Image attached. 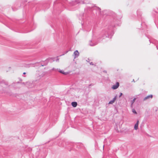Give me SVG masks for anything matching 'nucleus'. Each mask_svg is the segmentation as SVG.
<instances>
[{
	"mask_svg": "<svg viewBox=\"0 0 158 158\" xmlns=\"http://www.w3.org/2000/svg\"><path fill=\"white\" fill-rule=\"evenodd\" d=\"M112 31V30L106 29L103 30L101 33L102 37L103 39H105L106 37H109L110 34L109 32Z\"/></svg>",
	"mask_w": 158,
	"mask_h": 158,
	"instance_id": "obj_1",
	"label": "nucleus"
},
{
	"mask_svg": "<svg viewBox=\"0 0 158 158\" xmlns=\"http://www.w3.org/2000/svg\"><path fill=\"white\" fill-rule=\"evenodd\" d=\"M152 13L154 18L157 19L158 21V8H154Z\"/></svg>",
	"mask_w": 158,
	"mask_h": 158,
	"instance_id": "obj_2",
	"label": "nucleus"
},
{
	"mask_svg": "<svg viewBox=\"0 0 158 158\" xmlns=\"http://www.w3.org/2000/svg\"><path fill=\"white\" fill-rule=\"evenodd\" d=\"M98 44V42H94V41L93 39L90 41L89 45L91 46H94Z\"/></svg>",
	"mask_w": 158,
	"mask_h": 158,
	"instance_id": "obj_3",
	"label": "nucleus"
},
{
	"mask_svg": "<svg viewBox=\"0 0 158 158\" xmlns=\"http://www.w3.org/2000/svg\"><path fill=\"white\" fill-rule=\"evenodd\" d=\"M119 82H117L115 85H114L112 86V88L114 89H116L119 87Z\"/></svg>",
	"mask_w": 158,
	"mask_h": 158,
	"instance_id": "obj_4",
	"label": "nucleus"
},
{
	"mask_svg": "<svg viewBox=\"0 0 158 158\" xmlns=\"http://www.w3.org/2000/svg\"><path fill=\"white\" fill-rule=\"evenodd\" d=\"M152 97H153V95L152 94L150 95H149L146 96L145 98H143V101H145L146 100L150 98H152Z\"/></svg>",
	"mask_w": 158,
	"mask_h": 158,
	"instance_id": "obj_5",
	"label": "nucleus"
},
{
	"mask_svg": "<svg viewBox=\"0 0 158 158\" xmlns=\"http://www.w3.org/2000/svg\"><path fill=\"white\" fill-rule=\"evenodd\" d=\"M75 55L74 58L77 57L79 55V52L77 50H76L73 53Z\"/></svg>",
	"mask_w": 158,
	"mask_h": 158,
	"instance_id": "obj_6",
	"label": "nucleus"
},
{
	"mask_svg": "<svg viewBox=\"0 0 158 158\" xmlns=\"http://www.w3.org/2000/svg\"><path fill=\"white\" fill-rule=\"evenodd\" d=\"M48 60L47 59L43 63H41V66H46L48 64Z\"/></svg>",
	"mask_w": 158,
	"mask_h": 158,
	"instance_id": "obj_7",
	"label": "nucleus"
},
{
	"mask_svg": "<svg viewBox=\"0 0 158 158\" xmlns=\"http://www.w3.org/2000/svg\"><path fill=\"white\" fill-rule=\"evenodd\" d=\"M116 96H115L113 99V100L110 101L109 103V104H112L114 102V101H115V100L116 99Z\"/></svg>",
	"mask_w": 158,
	"mask_h": 158,
	"instance_id": "obj_8",
	"label": "nucleus"
},
{
	"mask_svg": "<svg viewBox=\"0 0 158 158\" xmlns=\"http://www.w3.org/2000/svg\"><path fill=\"white\" fill-rule=\"evenodd\" d=\"M77 102H72L71 103V105H72V106L74 107H76L77 105Z\"/></svg>",
	"mask_w": 158,
	"mask_h": 158,
	"instance_id": "obj_9",
	"label": "nucleus"
},
{
	"mask_svg": "<svg viewBox=\"0 0 158 158\" xmlns=\"http://www.w3.org/2000/svg\"><path fill=\"white\" fill-rule=\"evenodd\" d=\"M1 83H3L6 85H8V83L7 81H5L4 80H2L1 81Z\"/></svg>",
	"mask_w": 158,
	"mask_h": 158,
	"instance_id": "obj_10",
	"label": "nucleus"
},
{
	"mask_svg": "<svg viewBox=\"0 0 158 158\" xmlns=\"http://www.w3.org/2000/svg\"><path fill=\"white\" fill-rule=\"evenodd\" d=\"M138 128V124L137 123H136L135 125L134 128L135 130H137Z\"/></svg>",
	"mask_w": 158,
	"mask_h": 158,
	"instance_id": "obj_11",
	"label": "nucleus"
},
{
	"mask_svg": "<svg viewBox=\"0 0 158 158\" xmlns=\"http://www.w3.org/2000/svg\"><path fill=\"white\" fill-rule=\"evenodd\" d=\"M59 72L61 73H62V74H64V75H66V73L65 72H64L63 71H62V70H60L59 71Z\"/></svg>",
	"mask_w": 158,
	"mask_h": 158,
	"instance_id": "obj_12",
	"label": "nucleus"
},
{
	"mask_svg": "<svg viewBox=\"0 0 158 158\" xmlns=\"http://www.w3.org/2000/svg\"><path fill=\"white\" fill-rule=\"evenodd\" d=\"M132 112L133 113H134L135 114H137V113L136 111L134 109L132 108Z\"/></svg>",
	"mask_w": 158,
	"mask_h": 158,
	"instance_id": "obj_13",
	"label": "nucleus"
},
{
	"mask_svg": "<svg viewBox=\"0 0 158 158\" xmlns=\"http://www.w3.org/2000/svg\"><path fill=\"white\" fill-rule=\"evenodd\" d=\"M136 98H134L131 101V103H132V104H133L134 103L135 100H136Z\"/></svg>",
	"mask_w": 158,
	"mask_h": 158,
	"instance_id": "obj_14",
	"label": "nucleus"
},
{
	"mask_svg": "<svg viewBox=\"0 0 158 158\" xmlns=\"http://www.w3.org/2000/svg\"><path fill=\"white\" fill-rule=\"evenodd\" d=\"M114 22H115V21H116L117 22H118V21H119V20L118 19H114Z\"/></svg>",
	"mask_w": 158,
	"mask_h": 158,
	"instance_id": "obj_15",
	"label": "nucleus"
},
{
	"mask_svg": "<svg viewBox=\"0 0 158 158\" xmlns=\"http://www.w3.org/2000/svg\"><path fill=\"white\" fill-rule=\"evenodd\" d=\"M139 11L138 10V11H137V15H140V14H139Z\"/></svg>",
	"mask_w": 158,
	"mask_h": 158,
	"instance_id": "obj_16",
	"label": "nucleus"
},
{
	"mask_svg": "<svg viewBox=\"0 0 158 158\" xmlns=\"http://www.w3.org/2000/svg\"><path fill=\"white\" fill-rule=\"evenodd\" d=\"M123 95V94L122 93H120V95H119V97H120L121 96H122Z\"/></svg>",
	"mask_w": 158,
	"mask_h": 158,
	"instance_id": "obj_17",
	"label": "nucleus"
},
{
	"mask_svg": "<svg viewBox=\"0 0 158 158\" xmlns=\"http://www.w3.org/2000/svg\"><path fill=\"white\" fill-rule=\"evenodd\" d=\"M90 64L91 65H93V63L92 62H91L90 63Z\"/></svg>",
	"mask_w": 158,
	"mask_h": 158,
	"instance_id": "obj_18",
	"label": "nucleus"
},
{
	"mask_svg": "<svg viewBox=\"0 0 158 158\" xmlns=\"http://www.w3.org/2000/svg\"><path fill=\"white\" fill-rule=\"evenodd\" d=\"M133 104H132V103H131V108H133Z\"/></svg>",
	"mask_w": 158,
	"mask_h": 158,
	"instance_id": "obj_19",
	"label": "nucleus"
},
{
	"mask_svg": "<svg viewBox=\"0 0 158 158\" xmlns=\"http://www.w3.org/2000/svg\"><path fill=\"white\" fill-rule=\"evenodd\" d=\"M19 79L20 81H22V79L21 78H19Z\"/></svg>",
	"mask_w": 158,
	"mask_h": 158,
	"instance_id": "obj_20",
	"label": "nucleus"
},
{
	"mask_svg": "<svg viewBox=\"0 0 158 158\" xmlns=\"http://www.w3.org/2000/svg\"><path fill=\"white\" fill-rule=\"evenodd\" d=\"M73 145V144L72 143H70L69 144V145H70V146H72V145Z\"/></svg>",
	"mask_w": 158,
	"mask_h": 158,
	"instance_id": "obj_21",
	"label": "nucleus"
},
{
	"mask_svg": "<svg viewBox=\"0 0 158 158\" xmlns=\"http://www.w3.org/2000/svg\"><path fill=\"white\" fill-rule=\"evenodd\" d=\"M29 148V150L30 151H31L32 150V148Z\"/></svg>",
	"mask_w": 158,
	"mask_h": 158,
	"instance_id": "obj_22",
	"label": "nucleus"
},
{
	"mask_svg": "<svg viewBox=\"0 0 158 158\" xmlns=\"http://www.w3.org/2000/svg\"><path fill=\"white\" fill-rule=\"evenodd\" d=\"M98 9H99V10L100 11L101 10V9L99 7H98Z\"/></svg>",
	"mask_w": 158,
	"mask_h": 158,
	"instance_id": "obj_23",
	"label": "nucleus"
},
{
	"mask_svg": "<svg viewBox=\"0 0 158 158\" xmlns=\"http://www.w3.org/2000/svg\"><path fill=\"white\" fill-rule=\"evenodd\" d=\"M139 120H138L137 121V122H136V123H138V124H139Z\"/></svg>",
	"mask_w": 158,
	"mask_h": 158,
	"instance_id": "obj_24",
	"label": "nucleus"
},
{
	"mask_svg": "<svg viewBox=\"0 0 158 158\" xmlns=\"http://www.w3.org/2000/svg\"><path fill=\"white\" fill-rule=\"evenodd\" d=\"M156 47L157 49H158V45H156Z\"/></svg>",
	"mask_w": 158,
	"mask_h": 158,
	"instance_id": "obj_25",
	"label": "nucleus"
},
{
	"mask_svg": "<svg viewBox=\"0 0 158 158\" xmlns=\"http://www.w3.org/2000/svg\"><path fill=\"white\" fill-rule=\"evenodd\" d=\"M26 74V73L25 72H24L23 73V74H24V75L25 74Z\"/></svg>",
	"mask_w": 158,
	"mask_h": 158,
	"instance_id": "obj_26",
	"label": "nucleus"
},
{
	"mask_svg": "<svg viewBox=\"0 0 158 158\" xmlns=\"http://www.w3.org/2000/svg\"><path fill=\"white\" fill-rule=\"evenodd\" d=\"M23 84L25 85V83L24 82H23L22 83Z\"/></svg>",
	"mask_w": 158,
	"mask_h": 158,
	"instance_id": "obj_27",
	"label": "nucleus"
},
{
	"mask_svg": "<svg viewBox=\"0 0 158 158\" xmlns=\"http://www.w3.org/2000/svg\"><path fill=\"white\" fill-rule=\"evenodd\" d=\"M115 23V25H117V24L116 23Z\"/></svg>",
	"mask_w": 158,
	"mask_h": 158,
	"instance_id": "obj_28",
	"label": "nucleus"
},
{
	"mask_svg": "<svg viewBox=\"0 0 158 158\" xmlns=\"http://www.w3.org/2000/svg\"><path fill=\"white\" fill-rule=\"evenodd\" d=\"M133 81L134 82H135V81H134V79H133V81Z\"/></svg>",
	"mask_w": 158,
	"mask_h": 158,
	"instance_id": "obj_29",
	"label": "nucleus"
},
{
	"mask_svg": "<svg viewBox=\"0 0 158 158\" xmlns=\"http://www.w3.org/2000/svg\"><path fill=\"white\" fill-rule=\"evenodd\" d=\"M17 83H20V82H19V81H18V82H17Z\"/></svg>",
	"mask_w": 158,
	"mask_h": 158,
	"instance_id": "obj_30",
	"label": "nucleus"
},
{
	"mask_svg": "<svg viewBox=\"0 0 158 158\" xmlns=\"http://www.w3.org/2000/svg\"><path fill=\"white\" fill-rule=\"evenodd\" d=\"M68 52V51H66V53H67Z\"/></svg>",
	"mask_w": 158,
	"mask_h": 158,
	"instance_id": "obj_31",
	"label": "nucleus"
},
{
	"mask_svg": "<svg viewBox=\"0 0 158 158\" xmlns=\"http://www.w3.org/2000/svg\"><path fill=\"white\" fill-rule=\"evenodd\" d=\"M52 70H54V68H53L52 69Z\"/></svg>",
	"mask_w": 158,
	"mask_h": 158,
	"instance_id": "obj_32",
	"label": "nucleus"
},
{
	"mask_svg": "<svg viewBox=\"0 0 158 158\" xmlns=\"http://www.w3.org/2000/svg\"><path fill=\"white\" fill-rule=\"evenodd\" d=\"M149 41H150V42L151 43V42H150V40H149Z\"/></svg>",
	"mask_w": 158,
	"mask_h": 158,
	"instance_id": "obj_33",
	"label": "nucleus"
},
{
	"mask_svg": "<svg viewBox=\"0 0 158 158\" xmlns=\"http://www.w3.org/2000/svg\"><path fill=\"white\" fill-rule=\"evenodd\" d=\"M105 72L106 73V71H105Z\"/></svg>",
	"mask_w": 158,
	"mask_h": 158,
	"instance_id": "obj_34",
	"label": "nucleus"
},
{
	"mask_svg": "<svg viewBox=\"0 0 158 158\" xmlns=\"http://www.w3.org/2000/svg\"><path fill=\"white\" fill-rule=\"evenodd\" d=\"M105 72L106 73V71H105Z\"/></svg>",
	"mask_w": 158,
	"mask_h": 158,
	"instance_id": "obj_35",
	"label": "nucleus"
}]
</instances>
